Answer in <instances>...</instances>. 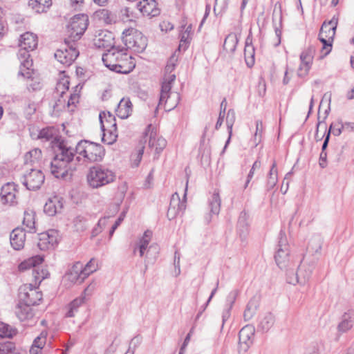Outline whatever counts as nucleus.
Returning <instances> with one entry per match:
<instances>
[{"mask_svg":"<svg viewBox=\"0 0 354 354\" xmlns=\"http://www.w3.org/2000/svg\"><path fill=\"white\" fill-rule=\"evenodd\" d=\"M75 152L82 156L84 161L88 162H100L104 156L103 147L95 142L81 140L76 145L75 149L67 147L64 142H60L50 162V171L55 178H64L69 172L75 170Z\"/></svg>","mask_w":354,"mask_h":354,"instance_id":"nucleus-1","label":"nucleus"},{"mask_svg":"<svg viewBox=\"0 0 354 354\" xmlns=\"http://www.w3.org/2000/svg\"><path fill=\"white\" fill-rule=\"evenodd\" d=\"M102 59L106 67L118 73L127 74L136 66L134 59L127 50L119 47L109 49L103 54Z\"/></svg>","mask_w":354,"mask_h":354,"instance_id":"nucleus-2","label":"nucleus"},{"mask_svg":"<svg viewBox=\"0 0 354 354\" xmlns=\"http://www.w3.org/2000/svg\"><path fill=\"white\" fill-rule=\"evenodd\" d=\"M115 177V173L111 169L104 165H98L89 169L86 180L91 187L97 189L113 183Z\"/></svg>","mask_w":354,"mask_h":354,"instance_id":"nucleus-3","label":"nucleus"},{"mask_svg":"<svg viewBox=\"0 0 354 354\" xmlns=\"http://www.w3.org/2000/svg\"><path fill=\"white\" fill-rule=\"evenodd\" d=\"M176 80V75L167 76L161 85L160 96L158 106H163L165 111H169L177 106L180 97L178 92H171L172 84Z\"/></svg>","mask_w":354,"mask_h":354,"instance_id":"nucleus-4","label":"nucleus"},{"mask_svg":"<svg viewBox=\"0 0 354 354\" xmlns=\"http://www.w3.org/2000/svg\"><path fill=\"white\" fill-rule=\"evenodd\" d=\"M277 250L274 255L276 263L281 270L292 267V261L290 257V246L283 230H281L278 237Z\"/></svg>","mask_w":354,"mask_h":354,"instance_id":"nucleus-5","label":"nucleus"},{"mask_svg":"<svg viewBox=\"0 0 354 354\" xmlns=\"http://www.w3.org/2000/svg\"><path fill=\"white\" fill-rule=\"evenodd\" d=\"M122 41L127 48L141 53L147 46V39L142 33L133 28L124 30L122 32Z\"/></svg>","mask_w":354,"mask_h":354,"instance_id":"nucleus-6","label":"nucleus"},{"mask_svg":"<svg viewBox=\"0 0 354 354\" xmlns=\"http://www.w3.org/2000/svg\"><path fill=\"white\" fill-rule=\"evenodd\" d=\"M101 129L103 132L102 142L111 145L116 141L118 135L115 118L108 112H101L99 115Z\"/></svg>","mask_w":354,"mask_h":354,"instance_id":"nucleus-7","label":"nucleus"},{"mask_svg":"<svg viewBox=\"0 0 354 354\" xmlns=\"http://www.w3.org/2000/svg\"><path fill=\"white\" fill-rule=\"evenodd\" d=\"M337 22L338 19L333 17L327 24L324 23L321 28L319 36L320 41L323 44L322 51L324 54L321 57L327 55L331 50V42L335 34Z\"/></svg>","mask_w":354,"mask_h":354,"instance_id":"nucleus-8","label":"nucleus"},{"mask_svg":"<svg viewBox=\"0 0 354 354\" xmlns=\"http://www.w3.org/2000/svg\"><path fill=\"white\" fill-rule=\"evenodd\" d=\"M95 288V283H91L88 285L79 297L74 299L66 306L65 316L66 317H74L79 312L80 308L90 300Z\"/></svg>","mask_w":354,"mask_h":354,"instance_id":"nucleus-9","label":"nucleus"},{"mask_svg":"<svg viewBox=\"0 0 354 354\" xmlns=\"http://www.w3.org/2000/svg\"><path fill=\"white\" fill-rule=\"evenodd\" d=\"M88 24V19L87 15H77L74 16L68 26V37L66 39H71L73 42L80 39L86 30Z\"/></svg>","mask_w":354,"mask_h":354,"instance_id":"nucleus-10","label":"nucleus"},{"mask_svg":"<svg viewBox=\"0 0 354 354\" xmlns=\"http://www.w3.org/2000/svg\"><path fill=\"white\" fill-rule=\"evenodd\" d=\"M65 48L59 49L55 53V57L58 62L65 66L71 65L79 55V51L76 48L75 42L71 39H65Z\"/></svg>","mask_w":354,"mask_h":354,"instance_id":"nucleus-11","label":"nucleus"},{"mask_svg":"<svg viewBox=\"0 0 354 354\" xmlns=\"http://www.w3.org/2000/svg\"><path fill=\"white\" fill-rule=\"evenodd\" d=\"M41 299V292L31 283L24 284L19 288V299L21 302L35 306L39 304Z\"/></svg>","mask_w":354,"mask_h":354,"instance_id":"nucleus-12","label":"nucleus"},{"mask_svg":"<svg viewBox=\"0 0 354 354\" xmlns=\"http://www.w3.org/2000/svg\"><path fill=\"white\" fill-rule=\"evenodd\" d=\"M45 176L40 169H30L21 178V182L30 191H36L44 184Z\"/></svg>","mask_w":354,"mask_h":354,"instance_id":"nucleus-13","label":"nucleus"},{"mask_svg":"<svg viewBox=\"0 0 354 354\" xmlns=\"http://www.w3.org/2000/svg\"><path fill=\"white\" fill-rule=\"evenodd\" d=\"M44 261V257L41 255H36L32 257L31 258L25 260L21 262L19 266V270L21 271L26 270L31 268H34L32 269V276L35 278V283L41 281L44 279L46 277V272L44 270H41V271L37 268V266L41 264Z\"/></svg>","mask_w":354,"mask_h":354,"instance_id":"nucleus-14","label":"nucleus"},{"mask_svg":"<svg viewBox=\"0 0 354 354\" xmlns=\"http://www.w3.org/2000/svg\"><path fill=\"white\" fill-rule=\"evenodd\" d=\"M17 185L14 183H7L1 189L0 199L3 205L15 206L17 205Z\"/></svg>","mask_w":354,"mask_h":354,"instance_id":"nucleus-15","label":"nucleus"},{"mask_svg":"<svg viewBox=\"0 0 354 354\" xmlns=\"http://www.w3.org/2000/svg\"><path fill=\"white\" fill-rule=\"evenodd\" d=\"M59 242V233L55 230H49L39 234L37 245L41 250L53 249Z\"/></svg>","mask_w":354,"mask_h":354,"instance_id":"nucleus-16","label":"nucleus"},{"mask_svg":"<svg viewBox=\"0 0 354 354\" xmlns=\"http://www.w3.org/2000/svg\"><path fill=\"white\" fill-rule=\"evenodd\" d=\"M30 49H26L20 47L17 53L18 59L20 61V69L19 75H21L25 78H30L31 77L30 67L32 65V61L30 59L29 51Z\"/></svg>","mask_w":354,"mask_h":354,"instance_id":"nucleus-17","label":"nucleus"},{"mask_svg":"<svg viewBox=\"0 0 354 354\" xmlns=\"http://www.w3.org/2000/svg\"><path fill=\"white\" fill-rule=\"evenodd\" d=\"M254 330V328L250 325H246L241 329L239 333L240 352H246L252 344Z\"/></svg>","mask_w":354,"mask_h":354,"instance_id":"nucleus-18","label":"nucleus"},{"mask_svg":"<svg viewBox=\"0 0 354 354\" xmlns=\"http://www.w3.org/2000/svg\"><path fill=\"white\" fill-rule=\"evenodd\" d=\"M151 125H149L145 133V136L149 137V147L154 149L156 153H160L167 145V141L162 137H157L156 132L151 131Z\"/></svg>","mask_w":354,"mask_h":354,"instance_id":"nucleus-19","label":"nucleus"},{"mask_svg":"<svg viewBox=\"0 0 354 354\" xmlns=\"http://www.w3.org/2000/svg\"><path fill=\"white\" fill-rule=\"evenodd\" d=\"M113 35L111 32L103 30H100L93 39L95 46L98 48H112L113 46Z\"/></svg>","mask_w":354,"mask_h":354,"instance_id":"nucleus-20","label":"nucleus"},{"mask_svg":"<svg viewBox=\"0 0 354 354\" xmlns=\"http://www.w3.org/2000/svg\"><path fill=\"white\" fill-rule=\"evenodd\" d=\"M185 204L181 202L177 193L172 195L169 207L167 211V217L169 220L174 218L176 216L183 213L185 209Z\"/></svg>","mask_w":354,"mask_h":354,"instance_id":"nucleus-21","label":"nucleus"},{"mask_svg":"<svg viewBox=\"0 0 354 354\" xmlns=\"http://www.w3.org/2000/svg\"><path fill=\"white\" fill-rule=\"evenodd\" d=\"M354 326V310H348L341 317L340 321L337 326V332L340 334L346 333L351 330Z\"/></svg>","mask_w":354,"mask_h":354,"instance_id":"nucleus-22","label":"nucleus"},{"mask_svg":"<svg viewBox=\"0 0 354 354\" xmlns=\"http://www.w3.org/2000/svg\"><path fill=\"white\" fill-rule=\"evenodd\" d=\"M137 8L143 15L156 17L159 15L160 10L155 0H142L137 4Z\"/></svg>","mask_w":354,"mask_h":354,"instance_id":"nucleus-23","label":"nucleus"},{"mask_svg":"<svg viewBox=\"0 0 354 354\" xmlns=\"http://www.w3.org/2000/svg\"><path fill=\"white\" fill-rule=\"evenodd\" d=\"M82 274H84L83 264L81 262H76L66 274L65 279L73 283H82L86 278Z\"/></svg>","mask_w":354,"mask_h":354,"instance_id":"nucleus-24","label":"nucleus"},{"mask_svg":"<svg viewBox=\"0 0 354 354\" xmlns=\"http://www.w3.org/2000/svg\"><path fill=\"white\" fill-rule=\"evenodd\" d=\"M26 241L25 230L20 227L14 229L10 235L11 246L16 250L22 249Z\"/></svg>","mask_w":354,"mask_h":354,"instance_id":"nucleus-25","label":"nucleus"},{"mask_svg":"<svg viewBox=\"0 0 354 354\" xmlns=\"http://www.w3.org/2000/svg\"><path fill=\"white\" fill-rule=\"evenodd\" d=\"M62 207V198L59 196H54L46 201L44 207V211L48 216H54L60 212Z\"/></svg>","mask_w":354,"mask_h":354,"instance_id":"nucleus-26","label":"nucleus"},{"mask_svg":"<svg viewBox=\"0 0 354 354\" xmlns=\"http://www.w3.org/2000/svg\"><path fill=\"white\" fill-rule=\"evenodd\" d=\"M287 282L290 284H296L299 281V276H303L304 281H308L310 279V274L307 272H304V261H301V264L298 268V271L296 274L294 272V268L291 267L288 268L287 269Z\"/></svg>","mask_w":354,"mask_h":354,"instance_id":"nucleus-27","label":"nucleus"},{"mask_svg":"<svg viewBox=\"0 0 354 354\" xmlns=\"http://www.w3.org/2000/svg\"><path fill=\"white\" fill-rule=\"evenodd\" d=\"M116 115L121 119H126L132 113V103L129 98L123 97L118 104Z\"/></svg>","mask_w":354,"mask_h":354,"instance_id":"nucleus-28","label":"nucleus"},{"mask_svg":"<svg viewBox=\"0 0 354 354\" xmlns=\"http://www.w3.org/2000/svg\"><path fill=\"white\" fill-rule=\"evenodd\" d=\"M31 306L26 303L19 301L16 306L15 314L21 322L30 319L33 317L34 313Z\"/></svg>","mask_w":354,"mask_h":354,"instance_id":"nucleus-29","label":"nucleus"},{"mask_svg":"<svg viewBox=\"0 0 354 354\" xmlns=\"http://www.w3.org/2000/svg\"><path fill=\"white\" fill-rule=\"evenodd\" d=\"M310 50L308 48L304 50L300 55V64L297 70V75L300 77L308 75L310 70Z\"/></svg>","mask_w":354,"mask_h":354,"instance_id":"nucleus-30","label":"nucleus"},{"mask_svg":"<svg viewBox=\"0 0 354 354\" xmlns=\"http://www.w3.org/2000/svg\"><path fill=\"white\" fill-rule=\"evenodd\" d=\"M37 37L32 32H26L21 35L19 47L34 50L37 46Z\"/></svg>","mask_w":354,"mask_h":354,"instance_id":"nucleus-31","label":"nucleus"},{"mask_svg":"<svg viewBox=\"0 0 354 354\" xmlns=\"http://www.w3.org/2000/svg\"><path fill=\"white\" fill-rule=\"evenodd\" d=\"M23 225L25 226V231L30 233L36 232L35 227V212L33 210H26L24 212Z\"/></svg>","mask_w":354,"mask_h":354,"instance_id":"nucleus-32","label":"nucleus"},{"mask_svg":"<svg viewBox=\"0 0 354 354\" xmlns=\"http://www.w3.org/2000/svg\"><path fill=\"white\" fill-rule=\"evenodd\" d=\"M259 307V299L252 297L248 303L243 313V318L245 321H250L255 315Z\"/></svg>","mask_w":354,"mask_h":354,"instance_id":"nucleus-33","label":"nucleus"},{"mask_svg":"<svg viewBox=\"0 0 354 354\" xmlns=\"http://www.w3.org/2000/svg\"><path fill=\"white\" fill-rule=\"evenodd\" d=\"M52 4L51 0H29L28 6L37 13L46 11Z\"/></svg>","mask_w":354,"mask_h":354,"instance_id":"nucleus-34","label":"nucleus"},{"mask_svg":"<svg viewBox=\"0 0 354 354\" xmlns=\"http://www.w3.org/2000/svg\"><path fill=\"white\" fill-rule=\"evenodd\" d=\"M42 154L41 149L35 148L26 153L24 159L26 165H37L41 160Z\"/></svg>","mask_w":354,"mask_h":354,"instance_id":"nucleus-35","label":"nucleus"},{"mask_svg":"<svg viewBox=\"0 0 354 354\" xmlns=\"http://www.w3.org/2000/svg\"><path fill=\"white\" fill-rule=\"evenodd\" d=\"M278 182V171L277 168V163L273 162L270 171L268 174V179L266 183V189L268 191L273 189Z\"/></svg>","mask_w":354,"mask_h":354,"instance_id":"nucleus-36","label":"nucleus"},{"mask_svg":"<svg viewBox=\"0 0 354 354\" xmlns=\"http://www.w3.org/2000/svg\"><path fill=\"white\" fill-rule=\"evenodd\" d=\"M274 317L270 313H266L259 320L258 328L263 332L268 331L274 325Z\"/></svg>","mask_w":354,"mask_h":354,"instance_id":"nucleus-37","label":"nucleus"},{"mask_svg":"<svg viewBox=\"0 0 354 354\" xmlns=\"http://www.w3.org/2000/svg\"><path fill=\"white\" fill-rule=\"evenodd\" d=\"M239 41L238 35L234 32L230 33L225 39L223 48L229 53H234Z\"/></svg>","mask_w":354,"mask_h":354,"instance_id":"nucleus-38","label":"nucleus"},{"mask_svg":"<svg viewBox=\"0 0 354 354\" xmlns=\"http://www.w3.org/2000/svg\"><path fill=\"white\" fill-rule=\"evenodd\" d=\"M221 198L218 192H214L209 198V207L212 214L218 215L221 209Z\"/></svg>","mask_w":354,"mask_h":354,"instance_id":"nucleus-39","label":"nucleus"},{"mask_svg":"<svg viewBox=\"0 0 354 354\" xmlns=\"http://www.w3.org/2000/svg\"><path fill=\"white\" fill-rule=\"evenodd\" d=\"M95 16L100 21L106 24H111L115 21L114 15L106 9H100L95 12Z\"/></svg>","mask_w":354,"mask_h":354,"instance_id":"nucleus-40","label":"nucleus"},{"mask_svg":"<svg viewBox=\"0 0 354 354\" xmlns=\"http://www.w3.org/2000/svg\"><path fill=\"white\" fill-rule=\"evenodd\" d=\"M234 121H235V112L233 109H230L227 113V117H226V124H227V129H228V132H229V137L225 142V145L224 146V148H223L221 153H223L225 152L227 145H229V143L230 142V139H231L232 134V127L234 123Z\"/></svg>","mask_w":354,"mask_h":354,"instance_id":"nucleus-41","label":"nucleus"},{"mask_svg":"<svg viewBox=\"0 0 354 354\" xmlns=\"http://www.w3.org/2000/svg\"><path fill=\"white\" fill-rule=\"evenodd\" d=\"M244 56L248 66L252 67L254 64V48L251 43L248 42V38L245 42Z\"/></svg>","mask_w":354,"mask_h":354,"instance_id":"nucleus-42","label":"nucleus"},{"mask_svg":"<svg viewBox=\"0 0 354 354\" xmlns=\"http://www.w3.org/2000/svg\"><path fill=\"white\" fill-rule=\"evenodd\" d=\"M16 333V329L7 324L0 322V338H11Z\"/></svg>","mask_w":354,"mask_h":354,"instance_id":"nucleus-43","label":"nucleus"},{"mask_svg":"<svg viewBox=\"0 0 354 354\" xmlns=\"http://www.w3.org/2000/svg\"><path fill=\"white\" fill-rule=\"evenodd\" d=\"M73 228L78 232H84L88 227L87 220L83 216H77L73 221Z\"/></svg>","mask_w":354,"mask_h":354,"instance_id":"nucleus-44","label":"nucleus"},{"mask_svg":"<svg viewBox=\"0 0 354 354\" xmlns=\"http://www.w3.org/2000/svg\"><path fill=\"white\" fill-rule=\"evenodd\" d=\"M177 62H178V57L175 54H173L167 61V65H166L165 69V74L163 80L167 76L174 75L171 73L175 69Z\"/></svg>","mask_w":354,"mask_h":354,"instance_id":"nucleus-45","label":"nucleus"},{"mask_svg":"<svg viewBox=\"0 0 354 354\" xmlns=\"http://www.w3.org/2000/svg\"><path fill=\"white\" fill-rule=\"evenodd\" d=\"M54 133H55V130L53 128L47 127V128L41 129L39 131L37 138L39 139L44 140V141H50L55 138Z\"/></svg>","mask_w":354,"mask_h":354,"instance_id":"nucleus-46","label":"nucleus"},{"mask_svg":"<svg viewBox=\"0 0 354 354\" xmlns=\"http://www.w3.org/2000/svg\"><path fill=\"white\" fill-rule=\"evenodd\" d=\"M97 265L94 259H91L85 266L83 265L84 273L82 274L84 277H88L91 273L96 271Z\"/></svg>","mask_w":354,"mask_h":354,"instance_id":"nucleus-47","label":"nucleus"},{"mask_svg":"<svg viewBox=\"0 0 354 354\" xmlns=\"http://www.w3.org/2000/svg\"><path fill=\"white\" fill-rule=\"evenodd\" d=\"M343 130H344V123H342V121H338L331 124L328 133H332L334 136H339Z\"/></svg>","mask_w":354,"mask_h":354,"instance_id":"nucleus-48","label":"nucleus"},{"mask_svg":"<svg viewBox=\"0 0 354 354\" xmlns=\"http://www.w3.org/2000/svg\"><path fill=\"white\" fill-rule=\"evenodd\" d=\"M313 246L311 247V250H313L315 254H320L323 240L322 238L318 235H314L312 239Z\"/></svg>","mask_w":354,"mask_h":354,"instance_id":"nucleus-49","label":"nucleus"},{"mask_svg":"<svg viewBox=\"0 0 354 354\" xmlns=\"http://www.w3.org/2000/svg\"><path fill=\"white\" fill-rule=\"evenodd\" d=\"M145 147L141 145L139 147L135 153L131 155L132 165L134 167H138L142 160L144 153Z\"/></svg>","mask_w":354,"mask_h":354,"instance_id":"nucleus-50","label":"nucleus"},{"mask_svg":"<svg viewBox=\"0 0 354 354\" xmlns=\"http://www.w3.org/2000/svg\"><path fill=\"white\" fill-rule=\"evenodd\" d=\"M151 248V247L147 248L144 247L143 245H136V246L133 249V253L136 254L137 251L139 252V255L140 257H143L145 254L146 253V259L145 260V268H147V264L149 263V257H148V252L149 250Z\"/></svg>","mask_w":354,"mask_h":354,"instance_id":"nucleus-51","label":"nucleus"},{"mask_svg":"<svg viewBox=\"0 0 354 354\" xmlns=\"http://www.w3.org/2000/svg\"><path fill=\"white\" fill-rule=\"evenodd\" d=\"M47 334L46 331H42L40 335L34 339L32 346L43 348L46 344Z\"/></svg>","mask_w":354,"mask_h":354,"instance_id":"nucleus-52","label":"nucleus"},{"mask_svg":"<svg viewBox=\"0 0 354 354\" xmlns=\"http://www.w3.org/2000/svg\"><path fill=\"white\" fill-rule=\"evenodd\" d=\"M15 348V346L11 342H0V354H8L12 352Z\"/></svg>","mask_w":354,"mask_h":354,"instance_id":"nucleus-53","label":"nucleus"},{"mask_svg":"<svg viewBox=\"0 0 354 354\" xmlns=\"http://www.w3.org/2000/svg\"><path fill=\"white\" fill-rule=\"evenodd\" d=\"M151 236H152V232L150 230H146L144 232L143 236H142L141 239H140V240L137 244L140 245H143L144 247L149 248L148 245L151 241Z\"/></svg>","mask_w":354,"mask_h":354,"instance_id":"nucleus-54","label":"nucleus"},{"mask_svg":"<svg viewBox=\"0 0 354 354\" xmlns=\"http://www.w3.org/2000/svg\"><path fill=\"white\" fill-rule=\"evenodd\" d=\"M238 295L239 291L237 290L231 291L226 297V303L225 306H229V308H232Z\"/></svg>","mask_w":354,"mask_h":354,"instance_id":"nucleus-55","label":"nucleus"},{"mask_svg":"<svg viewBox=\"0 0 354 354\" xmlns=\"http://www.w3.org/2000/svg\"><path fill=\"white\" fill-rule=\"evenodd\" d=\"M261 167V162L259 161L258 160H256L254 164L252 165V167L247 176V180L245 182V186H244V188L245 189L248 186V184L250 183L251 179L252 178L253 176H254V171L257 169H259Z\"/></svg>","mask_w":354,"mask_h":354,"instance_id":"nucleus-56","label":"nucleus"},{"mask_svg":"<svg viewBox=\"0 0 354 354\" xmlns=\"http://www.w3.org/2000/svg\"><path fill=\"white\" fill-rule=\"evenodd\" d=\"M263 131V123L260 120L256 122V131L254 133V141L256 145L261 141V133Z\"/></svg>","mask_w":354,"mask_h":354,"instance_id":"nucleus-57","label":"nucleus"},{"mask_svg":"<svg viewBox=\"0 0 354 354\" xmlns=\"http://www.w3.org/2000/svg\"><path fill=\"white\" fill-rule=\"evenodd\" d=\"M106 218H103L99 220L97 226L92 230V236H96L102 230V226L106 225Z\"/></svg>","mask_w":354,"mask_h":354,"instance_id":"nucleus-58","label":"nucleus"},{"mask_svg":"<svg viewBox=\"0 0 354 354\" xmlns=\"http://www.w3.org/2000/svg\"><path fill=\"white\" fill-rule=\"evenodd\" d=\"M36 111V104L34 102H29L25 109V113L28 116L32 115Z\"/></svg>","mask_w":354,"mask_h":354,"instance_id":"nucleus-59","label":"nucleus"},{"mask_svg":"<svg viewBox=\"0 0 354 354\" xmlns=\"http://www.w3.org/2000/svg\"><path fill=\"white\" fill-rule=\"evenodd\" d=\"M232 308H229V306H225V308L223 311V313H222V322H223V325L222 326H223L225 322L229 319V317H230V311H231V309Z\"/></svg>","mask_w":354,"mask_h":354,"instance_id":"nucleus-60","label":"nucleus"},{"mask_svg":"<svg viewBox=\"0 0 354 354\" xmlns=\"http://www.w3.org/2000/svg\"><path fill=\"white\" fill-rule=\"evenodd\" d=\"M68 84H69L68 81V80H65L62 83H59L57 84V89L58 91H60L62 94H64V89H66V90L68 89Z\"/></svg>","mask_w":354,"mask_h":354,"instance_id":"nucleus-61","label":"nucleus"},{"mask_svg":"<svg viewBox=\"0 0 354 354\" xmlns=\"http://www.w3.org/2000/svg\"><path fill=\"white\" fill-rule=\"evenodd\" d=\"M190 333H189L187 336L185 337L184 342L180 347L179 354H183L187 346L188 345L189 341H190Z\"/></svg>","mask_w":354,"mask_h":354,"instance_id":"nucleus-62","label":"nucleus"},{"mask_svg":"<svg viewBox=\"0 0 354 354\" xmlns=\"http://www.w3.org/2000/svg\"><path fill=\"white\" fill-rule=\"evenodd\" d=\"M79 95L77 93L71 94L70 97L68 100V106L75 104L78 102Z\"/></svg>","mask_w":354,"mask_h":354,"instance_id":"nucleus-63","label":"nucleus"},{"mask_svg":"<svg viewBox=\"0 0 354 354\" xmlns=\"http://www.w3.org/2000/svg\"><path fill=\"white\" fill-rule=\"evenodd\" d=\"M174 265L178 268V274L180 273V253L177 251L175 252L174 254Z\"/></svg>","mask_w":354,"mask_h":354,"instance_id":"nucleus-64","label":"nucleus"}]
</instances>
